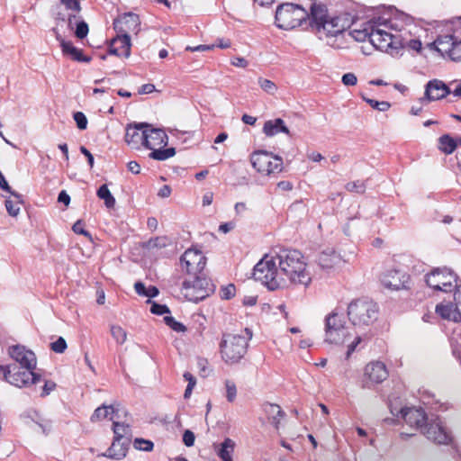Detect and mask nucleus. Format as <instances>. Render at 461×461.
<instances>
[{
  "mask_svg": "<svg viewBox=\"0 0 461 461\" xmlns=\"http://www.w3.org/2000/svg\"><path fill=\"white\" fill-rule=\"evenodd\" d=\"M113 430L114 433V439H119L122 441L126 438L130 439L131 429L129 425L125 424L124 422L113 420Z\"/></svg>",
  "mask_w": 461,
  "mask_h": 461,
  "instance_id": "obj_36",
  "label": "nucleus"
},
{
  "mask_svg": "<svg viewBox=\"0 0 461 461\" xmlns=\"http://www.w3.org/2000/svg\"><path fill=\"white\" fill-rule=\"evenodd\" d=\"M341 81L346 86H353L357 83V77L354 73H346L342 76Z\"/></svg>",
  "mask_w": 461,
  "mask_h": 461,
  "instance_id": "obj_50",
  "label": "nucleus"
},
{
  "mask_svg": "<svg viewBox=\"0 0 461 461\" xmlns=\"http://www.w3.org/2000/svg\"><path fill=\"white\" fill-rule=\"evenodd\" d=\"M457 143H461V139L455 140L449 135H443L439 138V148L446 154H451L454 152Z\"/></svg>",
  "mask_w": 461,
  "mask_h": 461,
  "instance_id": "obj_35",
  "label": "nucleus"
},
{
  "mask_svg": "<svg viewBox=\"0 0 461 461\" xmlns=\"http://www.w3.org/2000/svg\"><path fill=\"white\" fill-rule=\"evenodd\" d=\"M10 194L14 196V200L6 199L5 208L9 215L16 217L21 210L20 205L23 203V196L14 191L11 192Z\"/></svg>",
  "mask_w": 461,
  "mask_h": 461,
  "instance_id": "obj_34",
  "label": "nucleus"
},
{
  "mask_svg": "<svg viewBox=\"0 0 461 461\" xmlns=\"http://www.w3.org/2000/svg\"><path fill=\"white\" fill-rule=\"evenodd\" d=\"M346 189L349 192L363 194L366 191V185L363 181L357 180L355 182L348 183L346 185Z\"/></svg>",
  "mask_w": 461,
  "mask_h": 461,
  "instance_id": "obj_45",
  "label": "nucleus"
},
{
  "mask_svg": "<svg viewBox=\"0 0 461 461\" xmlns=\"http://www.w3.org/2000/svg\"><path fill=\"white\" fill-rule=\"evenodd\" d=\"M349 259H345L334 249H325L321 251L317 258L318 266L325 271H337Z\"/></svg>",
  "mask_w": 461,
  "mask_h": 461,
  "instance_id": "obj_17",
  "label": "nucleus"
},
{
  "mask_svg": "<svg viewBox=\"0 0 461 461\" xmlns=\"http://www.w3.org/2000/svg\"><path fill=\"white\" fill-rule=\"evenodd\" d=\"M348 316L355 327L371 326L378 318V306L373 301L357 299L348 306Z\"/></svg>",
  "mask_w": 461,
  "mask_h": 461,
  "instance_id": "obj_7",
  "label": "nucleus"
},
{
  "mask_svg": "<svg viewBox=\"0 0 461 461\" xmlns=\"http://www.w3.org/2000/svg\"><path fill=\"white\" fill-rule=\"evenodd\" d=\"M195 436L194 432L186 429L183 435V442L186 447H192L194 444Z\"/></svg>",
  "mask_w": 461,
  "mask_h": 461,
  "instance_id": "obj_53",
  "label": "nucleus"
},
{
  "mask_svg": "<svg viewBox=\"0 0 461 461\" xmlns=\"http://www.w3.org/2000/svg\"><path fill=\"white\" fill-rule=\"evenodd\" d=\"M265 411L268 415L270 422L277 429L284 411L277 404L267 403L265 405Z\"/></svg>",
  "mask_w": 461,
  "mask_h": 461,
  "instance_id": "obj_33",
  "label": "nucleus"
},
{
  "mask_svg": "<svg viewBox=\"0 0 461 461\" xmlns=\"http://www.w3.org/2000/svg\"><path fill=\"white\" fill-rule=\"evenodd\" d=\"M56 38L60 42V47L64 55L77 62L88 63L91 58L83 54L82 50L76 48L70 41H65L59 33Z\"/></svg>",
  "mask_w": 461,
  "mask_h": 461,
  "instance_id": "obj_24",
  "label": "nucleus"
},
{
  "mask_svg": "<svg viewBox=\"0 0 461 461\" xmlns=\"http://www.w3.org/2000/svg\"><path fill=\"white\" fill-rule=\"evenodd\" d=\"M448 57L455 61L461 60V40H455V42L451 48Z\"/></svg>",
  "mask_w": 461,
  "mask_h": 461,
  "instance_id": "obj_47",
  "label": "nucleus"
},
{
  "mask_svg": "<svg viewBox=\"0 0 461 461\" xmlns=\"http://www.w3.org/2000/svg\"><path fill=\"white\" fill-rule=\"evenodd\" d=\"M150 312L153 314H156V315H163L165 313H168L169 312V309L165 304H159V303H152V305H151V308H150Z\"/></svg>",
  "mask_w": 461,
  "mask_h": 461,
  "instance_id": "obj_52",
  "label": "nucleus"
},
{
  "mask_svg": "<svg viewBox=\"0 0 461 461\" xmlns=\"http://www.w3.org/2000/svg\"><path fill=\"white\" fill-rule=\"evenodd\" d=\"M50 348L56 353H63L67 348L66 340L62 337H59L56 341L51 343Z\"/></svg>",
  "mask_w": 461,
  "mask_h": 461,
  "instance_id": "obj_48",
  "label": "nucleus"
},
{
  "mask_svg": "<svg viewBox=\"0 0 461 461\" xmlns=\"http://www.w3.org/2000/svg\"><path fill=\"white\" fill-rule=\"evenodd\" d=\"M241 120L245 124H249V125H254L257 122L256 117L249 115V114H243Z\"/></svg>",
  "mask_w": 461,
  "mask_h": 461,
  "instance_id": "obj_63",
  "label": "nucleus"
},
{
  "mask_svg": "<svg viewBox=\"0 0 461 461\" xmlns=\"http://www.w3.org/2000/svg\"><path fill=\"white\" fill-rule=\"evenodd\" d=\"M80 151H81L82 154H84L86 157L87 162H88V165H89L90 168H93V167H94V157L91 154V152L86 147H84V146L80 147Z\"/></svg>",
  "mask_w": 461,
  "mask_h": 461,
  "instance_id": "obj_58",
  "label": "nucleus"
},
{
  "mask_svg": "<svg viewBox=\"0 0 461 461\" xmlns=\"http://www.w3.org/2000/svg\"><path fill=\"white\" fill-rule=\"evenodd\" d=\"M80 12V0H59V19L67 21L69 29L74 30V20Z\"/></svg>",
  "mask_w": 461,
  "mask_h": 461,
  "instance_id": "obj_19",
  "label": "nucleus"
},
{
  "mask_svg": "<svg viewBox=\"0 0 461 461\" xmlns=\"http://www.w3.org/2000/svg\"><path fill=\"white\" fill-rule=\"evenodd\" d=\"M214 47V45H198V46H195V47H186V50H190L192 52H194V51H206V50H212Z\"/></svg>",
  "mask_w": 461,
  "mask_h": 461,
  "instance_id": "obj_56",
  "label": "nucleus"
},
{
  "mask_svg": "<svg viewBox=\"0 0 461 461\" xmlns=\"http://www.w3.org/2000/svg\"><path fill=\"white\" fill-rule=\"evenodd\" d=\"M311 14L300 5L284 4L276 12V23L284 30H292L310 22Z\"/></svg>",
  "mask_w": 461,
  "mask_h": 461,
  "instance_id": "obj_9",
  "label": "nucleus"
},
{
  "mask_svg": "<svg viewBox=\"0 0 461 461\" xmlns=\"http://www.w3.org/2000/svg\"><path fill=\"white\" fill-rule=\"evenodd\" d=\"M168 142V137L162 129L151 128L149 124L146 128L144 147L151 152L149 157L154 160L163 161L175 156L174 148L164 149Z\"/></svg>",
  "mask_w": 461,
  "mask_h": 461,
  "instance_id": "obj_8",
  "label": "nucleus"
},
{
  "mask_svg": "<svg viewBox=\"0 0 461 461\" xmlns=\"http://www.w3.org/2000/svg\"><path fill=\"white\" fill-rule=\"evenodd\" d=\"M391 26H393L391 24V19L378 17L364 23L359 29L352 30L350 35L357 41L368 40L375 49L385 52L389 46L387 41Z\"/></svg>",
  "mask_w": 461,
  "mask_h": 461,
  "instance_id": "obj_5",
  "label": "nucleus"
},
{
  "mask_svg": "<svg viewBox=\"0 0 461 461\" xmlns=\"http://www.w3.org/2000/svg\"><path fill=\"white\" fill-rule=\"evenodd\" d=\"M58 201H59V203H64L65 205H68V204H69V203H70V197H69V195L67 194V192H66V191H61V192L59 194Z\"/></svg>",
  "mask_w": 461,
  "mask_h": 461,
  "instance_id": "obj_62",
  "label": "nucleus"
},
{
  "mask_svg": "<svg viewBox=\"0 0 461 461\" xmlns=\"http://www.w3.org/2000/svg\"><path fill=\"white\" fill-rule=\"evenodd\" d=\"M230 64L234 67L244 68L248 67L249 62L242 57H235L230 60Z\"/></svg>",
  "mask_w": 461,
  "mask_h": 461,
  "instance_id": "obj_54",
  "label": "nucleus"
},
{
  "mask_svg": "<svg viewBox=\"0 0 461 461\" xmlns=\"http://www.w3.org/2000/svg\"><path fill=\"white\" fill-rule=\"evenodd\" d=\"M246 335L224 333L219 345L221 359L227 365H235L240 362L247 353L249 341L252 332L245 329Z\"/></svg>",
  "mask_w": 461,
  "mask_h": 461,
  "instance_id": "obj_6",
  "label": "nucleus"
},
{
  "mask_svg": "<svg viewBox=\"0 0 461 461\" xmlns=\"http://www.w3.org/2000/svg\"><path fill=\"white\" fill-rule=\"evenodd\" d=\"M450 94L449 87L441 80L433 79L427 83L424 96L419 99L421 104H429L446 97Z\"/></svg>",
  "mask_w": 461,
  "mask_h": 461,
  "instance_id": "obj_18",
  "label": "nucleus"
},
{
  "mask_svg": "<svg viewBox=\"0 0 461 461\" xmlns=\"http://www.w3.org/2000/svg\"><path fill=\"white\" fill-rule=\"evenodd\" d=\"M236 288L233 285H228L227 286L221 287V297L222 299L229 300L235 295Z\"/></svg>",
  "mask_w": 461,
  "mask_h": 461,
  "instance_id": "obj_51",
  "label": "nucleus"
},
{
  "mask_svg": "<svg viewBox=\"0 0 461 461\" xmlns=\"http://www.w3.org/2000/svg\"><path fill=\"white\" fill-rule=\"evenodd\" d=\"M109 52L116 56L130 57L131 54V40L130 36L126 33L118 35L113 39Z\"/></svg>",
  "mask_w": 461,
  "mask_h": 461,
  "instance_id": "obj_23",
  "label": "nucleus"
},
{
  "mask_svg": "<svg viewBox=\"0 0 461 461\" xmlns=\"http://www.w3.org/2000/svg\"><path fill=\"white\" fill-rule=\"evenodd\" d=\"M401 414L407 425L411 428L420 429V431L423 429L426 422L429 420L423 410L417 408L402 409Z\"/></svg>",
  "mask_w": 461,
  "mask_h": 461,
  "instance_id": "obj_21",
  "label": "nucleus"
},
{
  "mask_svg": "<svg viewBox=\"0 0 461 461\" xmlns=\"http://www.w3.org/2000/svg\"><path fill=\"white\" fill-rule=\"evenodd\" d=\"M180 265L189 275L199 276L205 267L206 258L197 249L191 248L185 251L180 258Z\"/></svg>",
  "mask_w": 461,
  "mask_h": 461,
  "instance_id": "obj_14",
  "label": "nucleus"
},
{
  "mask_svg": "<svg viewBox=\"0 0 461 461\" xmlns=\"http://www.w3.org/2000/svg\"><path fill=\"white\" fill-rule=\"evenodd\" d=\"M365 375L374 383H381L388 376V371L383 362L376 361L366 365Z\"/></svg>",
  "mask_w": 461,
  "mask_h": 461,
  "instance_id": "obj_25",
  "label": "nucleus"
},
{
  "mask_svg": "<svg viewBox=\"0 0 461 461\" xmlns=\"http://www.w3.org/2000/svg\"><path fill=\"white\" fill-rule=\"evenodd\" d=\"M164 321L167 326H169L172 330L177 332H184L185 330V327L181 323L176 321L171 316H166Z\"/></svg>",
  "mask_w": 461,
  "mask_h": 461,
  "instance_id": "obj_46",
  "label": "nucleus"
},
{
  "mask_svg": "<svg viewBox=\"0 0 461 461\" xmlns=\"http://www.w3.org/2000/svg\"><path fill=\"white\" fill-rule=\"evenodd\" d=\"M129 444L130 439L128 438L123 439V441L113 438L111 447L107 449L105 453H103L100 456H106L112 459L121 460L126 456Z\"/></svg>",
  "mask_w": 461,
  "mask_h": 461,
  "instance_id": "obj_26",
  "label": "nucleus"
},
{
  "mask_svg": "<svg viewBox=\"0 0 461 461\" xmlns=\"http://www.w3.org/2000/svg\"><path fill=\"white\" fill-rule=\"evenodd\" d=\"M170 194H171V188H170V186H169V185H163V186L159 189V191H158V195L159 197H161V198H167V197H168V196L170 195Z\"/></svg>",
  "mask_w": 461,
  "mask_h": 461,
  "instance_id": "obj_60",
  "label": "nucleus"
},
{
  "mask_svg": "<svg viewBox=\"0 0 461 461\" xmlns=\"http://www.w3.org/2000/svg\"><path fill=\"white\" fill-rule=\"evenodd\" d=\"M75 35L78 39H84L87 36L89 29L87 23L77 15L74 20Z\"/></svg>",
  "mask_w": 461,
  "mask_h": 461,
  "instance_id": "obj_38",
  "label": "nucleus"
},
{
  "mask_svg": "<svg viewBox=\"0 0 461 461\" xmlns=\"http://www.w3.org/2000/svg\"><path fill=\"white\" fill-rule=\"evenodd\" d=\"M421 433L425 435L429 440L439 445L448 444L451 440L448 430L438 417L430 418L429 421L426 422Z\"/></svg>",
  "mask_w": 461,
  "mask_h": 461,
  "instance_id": "obj_15",
  "label": "nucleus"
},
{
  "mask_svg": "<svg viewBox=\"0 0 461 461\" xmlns=\"http://www.w3.org/2000/svg\"><path fill=\"white\" fill-rule=\"evenodd\" d=\"M263 132L268 137L275 136L279 132L290 135L289 129L281 118L267 121L263 126Z\"/></svg>",
  "mask_w": 461,
  "mask_h": 461,
  "instance_id": "obj_28",
  "label": "nucleus"
},
{
  "mask_svg": "<svg viewBox=\"0 0 461 461\" xmlns=\"http://www.w3.org/2000/svg\"><path fill=\"white\" fill-rule=\"evenodd\" d=\"M253 276L270 290L290 285L308 287L312 274L304 256L295 249H280L266 254L254 267Z\"/></svg>",
  "mask_w": 461,
  "mask_h": 461,
  "instance_id": "obj_1",
  "label": "nucleus"
},
{
  "mask_svg": "<svg viewBox=\"0 0 461 461\" xmlns=\"http://www.w3.org/2000/svg\"><path fill=\"white\" fill-rule=\"evenodd\" d=\"M122 28L121 29L123 33L129 35L130 32L137 34L140 32V18L137 14H128L123 16L120 22Z\"/></svg>",
  "mask_w": 461,
  "mask_h": 461,
  "instance_id": "obj_29",
  "label": "nucleus"
},
{
  "mask_svg": "<svg viewBox=\"0 0 461 461\" xmlns=\"http://www.w3.org/2000/svg\"><path fill=\"white\" fill-rule=\"evenodd\" d=\"M364 100L372 108H374L375 110H378V111H381V112H385V111H387L391 107L390 103H388L386 101L379 102V101H376V100H374V99H370V98H366V97H364Z\"/></svg>",
  "mask_w": 461,
  "mask_h": 461,
  "instance_id": "obj_43",
  "label": "nucleus"
},
{
  "mask_svg": "<svg viewBox=\"0 0 461 461\" xmlns=\"http://www.w3.org/2000/svg\"><path fill=\"white\" fill-rule=\"evenodd\" d=\"M147 288L148 287H146L145 285L143 283H141V282H136L135 285H134L135 292L139 295L146 296Z\"/></svg>",
  "mask_w": 461,
  "mask_h": 461,
  "instance_id": "obj_59",
  "label": "nucleus"
},
{
  "mask_svg": "<svg viewBox=\"0 0 461 461\" xmlns=\"http://www.w3.org/2000/svg\"><path fill=\"white\" fill-rule=\"evenodd\" d=\"M426 283L434 290L447 292L456 283V276L446 267L436 268L426 276Z\"/></svg>",
  "mask_w": 461,
  "mask_h": 461,
  "instance_id": "obj_13",
  "label": "nucleus"
},
{
  "mask_svg": "<svg viewBox=\"0 0 461 461\" xmlns=\"http://www.w3.org/2000/svg\"><path fill=\"white\" fill-rule=\"evenodd\" d=\"M455 40L456 39L452 35L440 36L431 44V46H433L436 50L440 52L443 56H448Z\"/></svg>",
  "mask_w": 461,
  "mask_h": 461,
  "instance_id": "obj_31",
  "label": "nucleus"
},
{
  "mask_svg": "<svg viewBox=\"0 0 461 461\" xmlns=\"http://www.w3.org/2000/svg\"><path fill=\"white\" fill-rule=\"evenodd\" d=\"M225 391H226V398L228 402H232L235 401L237 396V386L234 381L226 380L225 381Z\"/></svg>",
  "mask_w": 461,
  "mask_h": 461,
  "instance_id": "obj_41",
  "label": "nucleus"
},
{
  "mask_svg": "<svg viewBox=\"0 0 461 461\" xmlns=\"http://www.w3.org/2000/svg\"><path fill=\"white\" fill-rule=\"evenodd\" d=\"M388 48L385 52L394 56L398 55L403 48H410L417 52L421 50V42L418 39L411 38V29H415L412 19L405 14H399L391 18Z\"/></svg>",
  "mask_w": 461,
  "mask_h": 461,
  "instance_id": "obj_4",
  "label": "nucleus"
},
{
  "mask_svg": "<svg viewBox=\"0 0 461 461\" xmlns=\"http://www.w3.org/2000/svg\"><path fill=\"white\" fill-rule=\"evenodd\" d=\"M410 276L400 268H390L385 270L381 276V283L386 288L401 290L408 287Z\"/></svg>",
  "mask_w": 461,
  "mask_h": 461,
  "instance_id": "obj_16",
  "label": "nucleus"
},
{
  "mask_svg": "<svg viewBox=\"0 0 461 461\" xmlns=\"http://www.w3.org/2000/svg\"><path fill=\"white\" fill-rule=\"evenodd\" d=\"M133 446L138 450L149 452L153 449L154 444L150 440L137 438L133 442Z\"/></svg>",
  "mask_w": 461,
  "mask_h": 461,
  "instance_id": "obj_42",
  "label": "nucleus"
},
{
  "mask_svg": "<svg viewBox=\"0 0 461 461\" xmlns=\"http://www.w3.org/2000/svg\"><path fill=\"white\" fill-rule=\"evenodd\" d=\"M74 120L77 122V128L80 130L86 129L87 119L82 112H77L74 113Z\"/></svg>",
  "mask_w": 461,
  "mask_h": 461,
  "instance_id": "obj_49",
  "label": "nucleus"
},
{
  "mask_svg": "<svg viewBox=\"0 0 461 461\" xmlns=\"http://www.w3.org/2000/svg\"><path fill=\"white\" fill-rule=\"evenodd\" d=\"M147 127L148 124L146 123H139L133 126L129 125L126 128L124 136L125 142L132 149H140L141 146H144Z\"/></svg>",
  "mask_w": 461,
  "mask_h": 461,
  "instance_id": "obj_22",
  "label": "nucleus"
},
{
  "mask_svg": "<svg viewBox=\"0 0 461 461\" xmlns=\"http://www.w3.org/2000/svg\"><path fill=\"white\" fill-rule=\"evenodd\" d=\"M127 167L132 174H139L140 172V166L136 161H130Z\"/></svg>",
  "mask_w": 461,
  "mask_h": 461,
  "instance_id": "obj_61",
  "label": "nucleus"
},
{
  "mask_svg": "<svg viewBox=\"0 0 461 461\" xmlns=\"http://www.w3.org/2000/svg\"><path fill=\"white\" fill-rule=\"evenodd\" d=\"M233 228H234V223H232V222H225V223H222V224L220 225L219 230L223 232V233H227L230 230H231Z\"/></svg>",
  "mask_w": 461,
  "mask_h": 461,
  "instance_id": "obj_64",
  "label": "nucleus"
},
{
  "mask_svg": "<svg viewBox=\"0 0 461 461\" xmlns=\"http://www.w3.org/2000/svg\"><path fill=\"white\" fill-rule=\"evenodd\" d=\"M118 410L114 408L113 405H103L96 408L94 413L91 416V421H98L104 419H110L114 420L115 418H118Z\"/></svg>",
  "mask_w": 461,
  "mask_h": 461,
  "instance_id": "obj_30",
  "label": "nucleus"
},
{
  "mask_svg": "<svg viewBox=\"0 0 461 461\" xmlns=\"http://www.w3.org/2000/svg\"><path fill=\"white\" fill-rule=\"evenodd\" d=\"M258 83L261 89L268 95H275V93L277 91L276 85L269 79L259 77L258 79Z\"/></svg>",
  "mask_w": 461,
  "mask_h": 461,
  "instance_id": "obj_40",
  "label": "nucleus"
},
{
  "mask_svg": "<svg viewBox=\"0 0 461 461\" xmlns=\"http://www.w3.org/2000/svg\"><path fill=\"white\" fill-rule=\"evenodd\" d=\"M44 384L40 388L39 394L41 397H45L49 395L51 392H53L56 388V383L51 380H42Z\"/></svg>",
  "mask_w": 461,
  "mask_h": 461,
  "instance_id": "obj_44",
  "label": "nucleus"
},
{
  "mask_svg": "<svg viewBox=\"0 0 461 461\" xmlns=\"http://www.w3.org/2000/svg\"><path fill=\"white\" fill-rule=\"evenodd\" d=\"M111 335L118 344H123L127 339V332L119 325H111Z\"/></svg>",
  "mask_w": 461,
  "mask_h": 461,
  "instance_id": "obj_39",
  "label": "nucleus"
},
{
  "mask_svg": "<svg viewBox=\"0 0 461 461\" xmlns=\"http://www.w3.org/2000/svg\"><path fill=\"white\" fill-rule=\"evenodd\" d=\"M353 23L350 14L344 13L336 16L330 15L325 6L312 5L311 7L310 23L312 29L321 40L333 45V39L342 34Z\"/></svg>",
  "mask_w": 461,
  "mask_h": 461,
  "instance_id": "obj_2",
  "label": "nucleus"
},
{
  "mask_svg": "<svg viewBox=\"0 0 461 461\" xmlns=\"http://www.w3.org/2000/svg\"><path fill=\"white\" fill-rule=\"evenodd\" d=\"M436 312L443 319L461 322V312L452 303H441L436 306Z\"/></svg>",
  "mask_w": 461,
  "mask_h": 461,
  "instance_id": "obj_27",
  "label": "nucleus"
},
{
  "mask_svg": "<svg viewBox=\"0 0 461 461\" xmlns=\"http://www.w3.org/2000/svg\"><path fill=\"white\" fill-rule=\"evenodd\" d=\"M72 230L75 233L83 234L85 236L90 237V234L88 233V231L85 230L82 222L79 221L73 225Z\"/></svg>",
  "mask_w": 461,
  "mask_h": 461,
  "instance_id": "obj_55",
  "label": "nucleus"
},
{
  "mask_svg": "<svg viewBox=\"0 0 461 461\" xmlns=\"http://www.w3.org/2000/svg\"><path fill=\"white\" fill-rule=\"evenodd\" d=\"M324 331V341L335 346H345L348 358L358 348L362 342L368 339L366 333H352L350 329L346 326L343 313L336 310L326 316Z\"/></svg>",
  "mask_w": 461,
  "mask_h": 461,
  "instance_id": "obj_3",
  "label": "nucleus"
},
{
  "mask_svg": "<svg viewBox=\"0 0 461 461\" xmlns=\"http://www.w3.org/2000/svg\"><path fill=\"white\" fill-rule=\"evenodd\" d=\"M97 196L104 200L107 208H113L115 205V199L111 194L107 185H103L99 187L96 193Z\"/></svg>",
  "mask_w": 461,
  "mask_h": 461,
  "instance_id": "obj_37",
  "label": "nucleus"
},
{
  "mask_svg": "<svg viewBox=\"0 0 461 461\" xmlns=\"http://www.w3.org/2000/svg\"><path fill=\"white\" fill-rule=\"evenodd\" d=\"M155 91V86L153 84H145L142 85L140 88L138 93L140 95H147L150 94Z\"/></svg>",
  "mask_w": 461,
  "mask_h": 461,
  "instance_id": "obj_57",
  "label": "nucleus"
},
{
  "mask_svg": "<svg viewBox=\"0 0 461 461\" xmlns=\"http://www.w3.org/2000/svg\"><path fill=\"white\" fill-rule=\"evenodd\" d=\"M214 291L212 282L200 276H196L193 281H185L182 293L191 302L198 303L208 297Z\"/></svg>",
  "mask_w": 461,
  "mask_h": 461,
  "instance_id": "obj_12",
  "label": "nucleus"
},
{
  "mask_svg": "<svg viewBox=\"0 0 461 461\" xmlns=\"http://www.w3.org/2000/svg\"><path fill=\"white\" fill-rule=\"evenodd\" d=\"M11 357L16 365L21 367L36 368L37 358L35 354L21 345L13 346L9 348Z\"/></svg>",
  "mask_w": 461,
  "mask_h": 461,
  "instance_id": "obj_20",
  "label": "nucleus"
},
{
  "mask_svg": "<svg viewBox=\"0 0 461 461\" xmlns=\"http://www.w3.org/2000/svg\"><path fill=\"white\" fill-rule=\"evenodd\" d=\"M235 442L227 438L217 448V455L222 461H232Z\"/></svg>",
  "mask_w": 461,
  "mask_h": 461,
  "instance_id": "obj_32",
  "label": "nucleus"
},
{
  "mask_svg": "<svg viewBox=\"0 0 461 461\" xmlns=\"http://www.w3.org/2000/svg\"><path fill=\"white\" fill-rule=\"evenodd\" d=\"M250 161L255 169L262 175H276L283 170V159L279 156L265 150L254 151Z\"/></svg>",
  "mask_w": 461,
  "mask_h": 461,
  "instance_id": "obj_11",
  "label": "nucleus"
},
{
  "mask_svg": "<svg viewBox=\"0 0 461 461\" xmlns=\"http://www.w3.org/2000/svg\"><path fill=\"white\" fill-rule=\"evenodd\" d=\"M35 368H27L18 366L16 364L8 366H0V371L3 372L5 379L11 384L17 387H28L41 382V376L34 373Z\"/></svg>",
  "mask_w": 461,
  "mask_h": 461,
  "instance_id": "obj_10",
  "label": "nucleus"
}]
</instances>
